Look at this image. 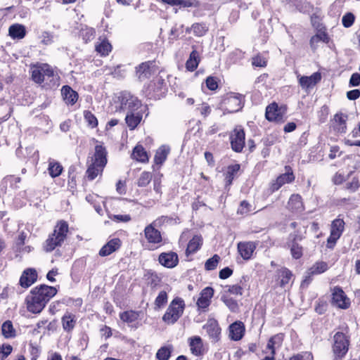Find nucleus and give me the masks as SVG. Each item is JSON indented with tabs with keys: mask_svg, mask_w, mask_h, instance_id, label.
<instances>
[{
	"mask_svg": "<svg viewBox=\"0 0 360 360\" xmlns=\"http://www.w3.org/2000/svg\"><path fill=\"white\" fill-rule=\"evenodd\" d=\"M56 293L55 287L41 285L34 288L25 298L27 311L32 314L40 313Z\"/></svg>",
	"mask_w": 360,
	"mask_h": 360,
	"instance_id": "f257e3e1",
	"label": "nucleus"
},
{
	"mask_svg": "<svg viewBox=\"0 0 360 360\" xmlns=\"http://www.w3.org/2000/svg\"><path fill=\"white\" fill-rule=\"evenodd\" d=\"M89 165L86 172L87 178L89 180H94L101 174L107 164V151L105 148L98 143L94 148V152L91 156H89Z\"/></svg>",
	"mask_w": 360,
	"mask_h": 360,
	"instance_id": "f03ea898",
	"label": "nucleus"
},
{
	"mask_svg": "<svg viewBox=\"0 0 360 360\" xmlns=\"http://www.w3.org/2000/svg\"><path fill=\"white\" fill-rule=\"evenodd\" d=\"M68 232V223L63 220L58 221L54 228L53 233L49 236L44 243V250L51 252L56 247L60 246L64 242Z\"/></svg>",
	"mask_w": 360,
	"mask_h": 360,
	"instance_id": "7ed1b4c3",
	"label": "nucleus"
},
{
	"mask_svg": "<svg viewBox=\"0 0 360 360\" xmlns=\"http://www.w3.org/2000/svg\"><path fill=\"white\" fill-rule=\"evenodd\" d=\"M185 307V302L182 298L175 297L169 304L162 316V321L167 324L175 323L183 315Z\"/></svg>",
	"mask_w": 360,
	"mask_h": 360,
	"instance_id": "20e7f679",
	"label": "nucleus"
},
{
	"mask_svg": "<svg viewBox=\"0 0 360 360\" xmlns=\"http://www.w3.org/2000/svg\"><path fill=\"white\" fill-rule=\"evenodd\" d=\"M31 73L32 80L39 84L45 81H52L56 77L52 68L46 63L32 65Z\"/></svg>",
	"mask_w": 360,
	"mask_h": 360,
	"instance_id": "39448f33",
	"label": "nucleus"
},
{
	"mask_svg": "<svg viewBox=\"0 0 360 360\" xmlns=\"http://www.w3.org/2000/svg\"><path fill=\"white\" fill-rule=\"evenodd\" d=\"M243 100L242 94L230 93L222 100L221 108L227 113L238 112L243 106Z\"/></svg>",
	"mask_w": 360,
	"mask_h": 360,
	"instance_id": "423d86ee",
	"label": "nucleus"
},
{
	"mask_svg": "<svg viewBox=\"0 0 360 360\" xmlns=\"http://www.w3.org/2000/svg\"><path fill=\"white\" fill-rule=\"evenodd\" d=\"M231 148L236 153H240L245 146V134L241 126H236L229 136Z\"/></svg>",
	"mask_w": 360,
	"mask_h": 360,
	"instance_id": "0eeeda50",
	"label": "nucleus"
},
{
	"mask_svg": "<svg viewBox=\"0 0 360 360\" xmlns=\"http://www.w3.org/2000/svg\"><path fill=\"white\" fill-rule=\"evenodd\" d=\"M283 340V335L281 333L271 337L269 340L265 348L262 350V353L265 356L261 360H274L275 351L281 346Z\"/></svg>",
	"mask_w": 360,
	"mask_h": 360,
	"instance_id": "6e6552de",
	"label": "nucleus"
},
{
	"mask_svg": "<svg viewBox=\"0 0 360 360\" xmlns=\"http://www.w3.org/2000/svg\"><path fill=\"white\" fill-rule=\"evenodd\" d=\"M345 229V221L342 219H336L333 221L330 229V234L327 240V248L333 249L340 238Z\"/></svg>",
	"mask_w": 360,
	"mask_h": 360,
	"instance_id": "1a4fd4ad",
	"label": "nucleus"
},
{
	"mask_svg": "<svg viewBox=\"0 0 360 360\" xmlns=\"http://www.w3.org/2000/svg\"><path fill=\"white\" fill-rule=\"evenodd\" d=\"M349 340L346 335L342 333H337L334 335V345L333 350L335 357L341 358L346 354L348 351Z\"/></svg>",
	"mask_w": 360,
	"mask_h": 360,
	"instance_id": "9d476101",
	"label": "nucleus"
},
{
	"mask_svg": "<svg viewBox=\"0 0 360 360\" xmlns=\"http://www.w3.org/2000/svg\"><path fill=\"white\" fill-rule=\"evenodd\" d=\"M118 99L120 103V108L123 110H129L131 112L137 110L141 105V103L139 99L128 92L121 93Z\"/></svg>",
	"mask_w": 360,
	"mask_h": 360,
	"instance_id": "9b49d317",
	"label": "nucleus"
},
{
	"mask_svg": "<svg viewBox=\"0 0 360 360\" xmlns=\"http://www.w3.org/2000/svg\"><path fill=\"white\" fill-rule=\"evenodd\" d=\"M331 302L333 305L343 309H348L350 306V300L340 287H335L332 290Z\"/></svg>",
	"mask_w": 360,
	"mask_h": 360,
	"instance_id": "f8f14e48",
	"label": "nucleus"
},
{
	"mask_svg": "<svg viewBox=\"0 0 360 360\" xmlns=\"http://www.w3.org/2000/svg\"><path fill=\"white\" fill-rule=\"evenodd\" d=\"M303 238L304 236L297 233H291L289 236L288 246L290 248V252L294 259H300L303 255V248L298 243Z\"/></svg>",
	"mask_w": 360,
	"mask_h": 360,
	"instance_id": "ddd939ff",
	"label": "nucleus"
},
{
	"mask_svg": "<svg viewBox=\"0 0 360 360\" xmlns=\"http://www.w3.org/2000/svg\"><path fill=\"white\" fill-rule=\"evenodd\" d=\"M157 223L155 221L144 229V236L149 243L159 244L162 240L161 233L155 229Z\"/></svg>",
	"mask_w": 360,
	"mask_h": 360,
	"instance_id": "4468645a",
	"label": "nucleus"
},
{
	"mask_svg": "<svg viewBox=\"0 0 360 360\" xmlns=\"http://www.w3.org/2000/svg\"><path fill=\"white\" fill-rule=\"evenodd\" d=\"M298 82L302 89L308 90L312 89L318 84L321 79V75L320 72H316L313 73L311 76H302L297 75Z\"/></svg>",
	"mask_w": 360,
	"mask_h": 360,
	"instance_id": "2eb2a0df",
	"label": "nucleus"
},
{
	"mask_svg": "<svg viewBox=\"0 0 360 360\" xmlns=\"http://www.w3.org/2000/svg\"><path fill=\"white\" fill-rule=\"evenodd\" d=\"M258 243L253 241L239 242L237 245L238 251L245 260L251 259Z\"/></svg>",
	"mask_w": 360,
	"mask_h": 360,
	"instance_id": "dca6fc26",
	"label": "nucleus"
},
{
	"mask_svg": "<svg viewBox=\"0 0 360 360\" xmlns=\"http://www.w3.org/2000/svg\"><path fill=\"white\" fill-rule=\"evenodd\" d=\"M214 295V290L211 287L205 288L200 293V297L196 304L198 310L205 311L211 303V299Z\"/></svg>",
	"mask_w": 360,
	"mask_h": 360,
	"instance_id": "f3484780",
	"label": "nucleus"
},
{
	"mask_svg": "<svg viewBox=\"0 0 360 360\" xmlns=\"http://www.w3.org/2000/svg\"><path fill=\"white\" fill-rule=\"evenodd\" d=\"M37 279V273L34 269L29 268L25 269L20 278V285L25 288L31 286Z\"/></svg>",
	"mask_w": 360,
	"mask_h": 360,
	"instance_id": "a211bd4d",
	"label": "nucleus"
},
{
	"mask_svg": "<svg viewBox=\"0 0 360 360\" xmlns=\"http://www.w3.org/2000/svg\"><path fill=\"white\" fill-rule=\"evenodd\" d=\"M159 262L167 268H173L179 262L178 255L174 252H162L159 256Z\"/></svg>",
	"mask_w": 360,
	"mask_h": 360,
	"instance_id": "6ab92c4d",
	"label": "nucleus"
},
{
	"mask_svg": "<svg viewBox=\"0 0 360 360\" xmlns=\"http://www.w3.org/2000/svg\"><path fill=\"white\" fill-rule=\"evenodd\" d=\"M141 313V311H136L133 310L125 311L120 314V318L122 321L127 323L131 327L137 328L139 326L137 320L139 319Z\"/></svg>",
	"mask_w": 360,
	"mask_h": 360,
	"instance_id": "aec40b11",
	"label": "nucleus"
},
{
	"mask_svg": "<svg viewBox=\"0 0 360 360\" xmlns=\"http://www.w3.org/2000/svg\"><path fill=\"white\" fill-rule=\"evenodd\" d=\"M121 243V240L117 238L111 239L101 248L99 255L101 257L110 255L120 248Z\"/></svg>",
	"mask_w": 360,
	"mask_h": 360,
	"instance_id": "412c9836",
	"label": "nucleus"
},
{
	"mask_svg": "<svg viewBox=\"0 0 360 360\" xmlns=\"http://www.w3.org/2000/svg\"><path fill=\"white\" fill-rule=\"evenodd\" d=\"M203 328L211 338L214 340H218L221 333V328L215 319H209L206 324L204 325Z\"/></svg>",
	"mask_w": 360,
	"mask_h": 360,
	"instance_id": "4be33fe9",
	"label": "nucleus"
},
{
	"mask_svg": "<svg viewBox=\"0 0 360 360\" xmlns=\"http://www.w3.org/2000/svg\"><path fill=\"white\" fill-rule=\"evenodd\" d=\"M153 62L142 63L136 67V75L141 81L148 78L153 73Z\"/></svg>",
	"mask_w": 360,
	"mask_h": 360,
	"instance_id": "5701e85b",
	"label": "nucleus"
},
{
	"mask_svg": "<svg viewBox=\"0 0 360 360\" xmlns=\"http://www.w3.org/2000/svg\"><path fill=\"white\" fill-rule=\"evenodd\" d=\"M245 332V327L242 322L236 321L229 326V338L235 341L240 340Z\"/></svg>",
	"mask_w": 360,
	"mask_h": 360,
	"instance_id": "b1692460",
	"label": "nucleus"
},
{
	"mask_svg": "<svg viewBox=\"0 0 360 360\" xmlns=\"http://www.w3.org/2000/svg\"><path fill=\"white\" fill-rule=\"evenodd\" d=\"M285 173L281 174L276 181V183L273 184V189L278 190L283 184L290 183L294 181L295 176L290 167H285Z\"/></svg>",
	"mask_w": 360,
	"mask_h": 360,
	"instance_id": "393cba45",
	"label": "nucleus"
},
{
	"mask_svg": "<svg viewBox=\"0 0 360 360\" xmlns=\"http://www.w3.org/2000/svg\"><path fill=\"white\" fill-rule=\"evenodd\" d=\"M63 99L66 103L73 105L78 99L77 93L69 86H64L61 89Z\"/></svg>",
	"mask_w": 360,
	"mask_h": 360,
	"instance_id": "a878e982",
	"label": "nucleus"
},
{
	"mask_svg": "<svg viewBox=\"0 0 360 360\" xmlns=\"http://www.w3.org/2000/svg\"><path fill=\"white\" fill-rule=\"evenodd\" d=\"M8 34L12 39H21L26 34L25 27L21 24H13L9 27Z\"/></svg>",
	"mask_w": 360,
	"mask_h": 360,
	"instance_id": "bb28decb",
	"label": "nucleus"
},
{
	"mask_svg": "<svg viewBox=\"0 0 360 360\" xmlns=\"http://www.w3.org/2000/svg\"><path fill=\"white\" fill-rule=\"evenodd\" d=\"M63 328L67 332H70L73 330L76 323L75 315L70 312H65L61 319Z\"/></svg>",
	"mask_w": 360,
	"mask_h": 360,
	"instance_id": "cd10ccee",
	"label": "nucleus"
},
{
	"mask_svg": "<svg viewBox=\"0 0 360 360\" xmlns=\"http://www.w3.org/2000/svg\"><path fill=\"white\" fill-rule=\"evenodd\" d=\"M347 115L342 113H337L334 117L335 129L339 133H345L347 129Z\"/></svg>",
	"mask_w": 360,
	"mask_h": 360,
	"instance_id": "c85d7f7f",
	"label": "nucleus"
},
{
	"mask_svg": "<svg viewBox=\"0 0 360 360\" xmlns=\"http://www.w3.org/2000/svg\"><path fill=\"white\" fill-rule=\"evenodd\" d=\"M131 158L141 162H148V155L146 150L141 145H137L133 149Z\"/></svg>",
	"mask_w": 360,
	"mask_h": 360,
	"instance_id": "c756f323",
	"label": "nucleus"
},
{
	"mask_svg": "<svg viewBox=\"0 0 360 360\" xmlns=\"http://www.w3.org/2000/svg\"><path fill=\"white\" fill-rule=\"evenodd\" d=\"M266 118L269 121H278L281 119L278 105L275 103L269 105L266 108Z\"/></svg>",
	"mask_w": 360,
	"mask_h": 360,
	"instance_id": "7c9ffc66",
	"label": "nucleus"
},
{
	"mask_svg": "<svg viewBox=\"0 0 360 360\" xmlns=\"http://www.w3.org/2000/svg\"><path fill=\"white\" fill-rule=\"evenodd\" d=\"M278 279H280V286L285 287L292 279L293 275L287 268L283 267L277 271Z\"/></svg>",
	"mask_w": 360,
	"mask_h": 360,
	"instance_id": "2f4dec72",
	"label": "nucleus"
},
{
	"mask_svg": "<svg viewBox=\"0 0 360 360\" xmlns=\"http://www.w3.org/2000/svg\"><path fill=\"white\" fill-rule=\"evenodd\" d=\"M160 1L170 6H181L183 7H198L199 4L196 0H160Z\"/></svg>",
	"mask_w": 360,
	"mask_h": 360,
	"instance_id": "473e14b6",
	"label": "nucleus"
},
{
	"mask_svg": "<svg viewBox=\"0 0 360 360\" xmlns=\"http://www.w3.org/2000/svg\"><path fill=\"white\" fill-rule=\"evenodd\" d=\"M142 115L140 113H133L132 111L127 113L125 117L126 123L128 127L132 130L134 129L140 123Z\"/></svg>",
	"mask_w": 360,
	"mask_h": 360,
	"instance_id": "72a5a7b5",
	"label": "nucleus"
},
{
	"mask_svg": "<svg viewBox=\"0 0 360 360\" xmlns=\"http://www.w3.org/2000/svg\"><path fill=\"white\" fill-rule=\"evenodd\" d=\"M199 62V53L196 50H193L186 63V68L188 70L193 72L198 68Z\"/></svg>",
	"mask_w": 360,
	"mask_h": 360,
	"instance_id": "f704fd0d",
	"label": "nucleus"
},
{
	"mask_svg": "<svg viewBox=\"0 0 360 360\" xmlns=\"http://www.w3.org/2000/svg\"><path fill=\"white\" fill-rule=\"evenodd\" d=\"M169 150L170 149L168 146H162L160 147L155 155L154 160L155 164L162 165L166 160Z\"/></svg>",
	"mask_w": 360,
	"mask_h": 360,
	"instance_id": "c9c22d12",
	"label": "nucleus"
},
{
	"mask_svg": "<svg viewBox=\"0 0 360 360\" xmlns=\"http://www.w3.org/2000/svg\"><path fill=\"white\" fill-rule=\"evenodd\" d=\"M13 111L11 105L7 101H1L0 104V123L6 121Z\"/></svg>",
	"mask_w": 360,
	"mask_h": 360,
	"instance_id": "e433bc0d",
	"label": "nucleus"
},
{
	"mask_svg": "<svg viewBox=\"0 0 360 360\" xmlns=\"http://www.w3.org/2000/svg\"><path fill=\"white\" fill-rule=\"evenodd\" d=\"M288 207L292 211H301L302 210V198L298 194H293L288 201Z\"/></svg>",
	"mask_w": 360,
	"mask_h": 360,
	"instance_id": "4c0bfd02",
	"label": "nucleus"
},
{
	"mask_svg": "<svg viewBox=\"0 0 360 360\" xmlns=\"http://www.w3.org/2000/svg\"><path fill=\"white\" fill-rule=\"evenodd\" d=\"M202 239L200 236H195L188 243L186 250V254L189 255L195 253L200 247Z\"/></svg>",
	"mask_w": 360,
	"mask_h": 360,
	"instance_id": "58836bf2",
	"label": "nucleus"
},
{
	"mask_svg": "<svg viewBox=\"0 0 360 360\" xmlns=\"http://www.w3.org/2000/svg\"><path fill=\"white\" fill-rule=\"evenodd\" d=\"M328 269V264L325 262H316L309 270V277L312 275H317L325 272Z\"/></svg>",
	"mask_w": 360,
	"mask_h": 360,
	"instance_id": "ea45409f",
	"label": "nucleus"
},
{
	"mask_svg": "<svg viewBox=\"0 0 360 360\" xmlns=\"http://www.w3.org/2000/svg\"><path fill=\"white\" fill-rule=\"evenodd\" d=\"M99 40L101 41L96 46V51L101 56H108L112 50L111 44L105 39H99Z\"/></svg>",
	"mask_w": 360,
	"mask_h": 360,
	"instance_id": "a19ab883",
	"label": "nucleus"
},
{
	"mask_svg": "<svg viewBox=\"0 0 360 360\" xmlns=\"http://www.w3.org/2000/svg\"><path fill=\"white\" fill-rule=\"evenodd\" d=\"M172 349L173 347L172 345L160 347L156 353V358L158 360H168L171 356Z\"/></svg>",
	"mask_w": 360,
	"mask_h": 360,
	"instance_id": "79ce46f5",
	"label": "nucleus"
},
{
	"mask_svg": "<svg viewBox=\"0 0 360 360\" xmlns=\"http://www.w3.org/2000/svg\"><path fill=\"white\" fill-rule=\"evenodd\" d=\"M49 173L52 177H56L58 176L62 171H63V167L60 165V164L58 162H56L55 160H49Z\"/></svg>",
	"mask_w": 360,
	"mask_h": 360,
	"instance_id": "37998d69",
	"label": "nucleus"
},
{
	"mask_svg": "<svg viewBox=\"0 0 360 360\" xmlns=\"http://www.w3.org/2000/svg\"><path fill=\"white\" fill-rule=\"evenodd\" d=\"M168 300L167 292L165 290H162L159 292L158 295L155 300V308L161 309L165 307Z\"/></svg>",
	"mask_w": 360,
	"mask_h": 360,
	"instance_id": "c03bdc74",
	"label": "nucleus"
},
{
	"mask_svg": "<svg viewBox=\"0 0 360 360\" xmlns=\"http://www.w3.org/2000/svg\"><path fill=\"white\" fill-rule=\"evenodd\" d=\"M240 169V165L238 164L231 165L228 167L226 174V182L227 185H230L233 180L235 175L238 173Z\"/></svg>",
	"mask_w": 360,
	"mask_h": 360,
	"instance_id": "a18cd8bd",
	"label": "nucleus"
},
{
	"mask_svg": "<svg viewBox=\"0 0 360 360\" xmlns=\"http://www.w3.org/2000/svg\"><path fill=\"white\" fill-rule=\"evenodd\" d=\"M191 350L193 354L200 355L202 347V340L200 337H195L190 342Z\"/></svg>",
	"mask_w": 360,
	"mask_h": 360,
	"instance_id": "49530a36",
	"label": "nucleus"
},
{
	"mask_svg": "<svg viewBox=\"0 0 360 360\" xmlns=\"http://www.w3.org/2000/svg\"><path fill=\"white\" fill-rule=\"evenodd\" d=\"M1 330L5 338H8L15 336V330L11 321H6L3 323Z\"/></svg>",
	"mask_w": 360,
	"mask_h": 360,
	"instance_id": "de8ad7c7",
	"label": "nucleus"
},
{
	"mask_svg": "<svg viewBox=\"0 0 360 360\" xmlns=\"http://www.w3.org/2000/svg\"><path fill=\"white\" fill-rule=\"evenodd\" d=\"M267 57L259 53L252 57V65L255 67L264 68L267 65Z\"/></svg>",
	"mask_w": 360,
	"mask_h": 360,
	"instance_id": "09e8293b",
	"label": "nucleus"
},
{
	"mask_svg": "<svg viewBox=\"0 0 360 360\" xmlns=\"http://www.w3.org/2000/svg\"><path fill=\"white\" fill-rule=\"evenodd\" d=\"M220 261V257L218 255H214L212 257L208 259L205 264V268L207 271H212L217 268Z\"/></svg>",
	"mask_w": 360,
	"mask_h": 360,
	"instance_id": "8fccbe9b",
	"label": "nucleus"
},
{
	"mask_svg": "<svg viewBox=\"0 0 360 360\" xmlns=\"http://www.w3.org/2000/svg\"><path fill=\"white\" fill-rule=\"evenodd\" d=\"M152 179V174L149 172H143L139 179H138V186L140 187L146 186Z\"/></svg>",
	"mask_w": 360,
	"mask_h": 360,
	"instance_id": "3c124183",
	"label": "nucleus"
},
{
	"mask_svg": "<svg viewBox=\"0 0 360 360\" xmlns=\"http://www.w3.org/2000/svg\"><path fill=\"white\" fill-rule=\"evenodd\" d=\"M221 300L224 303L229 307V309L233 312H236L238 310V304L237 302L233 300L232 297H229L227 296H223L221 297Z\"/></svg>",
	"mask_w": 360,
	"mask_h": 360,
	"instance_id": "603ef678",
	"label": "nucleus"
},
{
	"mask_svg": "<svg viewBox=\"0 0 360 360\" xmlns=\"http://www.w3.org/2000/svg\"><path fill=\"white\" fill-rule=\"evenodd\" d=\"M84 116L85 120L91 127L94 128L98 125V120L96 117L90 111H84Z\"/></svg>",
	"mask_w": 360,
	"mask_h": 360,
	"instance_id": "864d4df0",
	"label": "nucleus"
},
{
	"mask_svg": "<svg viewBox=\"0 0 360 360\" xmlns=\"http://www.w3.org/2000/svg\"><path fill=\"white\" fill-rule=\"evenodd\" d=\"M252 205L245 200L240 202L239 207L238 208L237 213L240 214H247L252 211Z\"/></svg>",
	"mask_w": 360,
	"mask_h": 360,
	"instance_id": "5fc2aeb1",
	"label": "nucleus"
},
{
	"mask_svg": "<svg viewBox=\"0 0 360 360\" xmlns=\"http://www.w3.org/2000/svg\"><path fill=\"white\" fill-rule=\"evenodd\" d=\"M191 29L194 34L198 37L204 35L207 32L205 26L198 23L193 24Z\"/></svg>",
	"mask_w": 360,
	"mask_h": 360,
	"instance_id": "6e6d98bb",
	"label": "nucleus"
},
{
	"mask_svg": "<svg viewBox=\"0 0 360 360\" xmlns=\"http://www.w3.org/2000/svg\"><path fill=\"white\" fill-rule=\"evenodd\" d=\"M354 22V15L352 13H347L343 15L342 22L345 27H351Z\"/></svg>",
	"mask_w": 360,
	"mask_h": 360,
	"instance_id": "4d7b16f0",
	"label": "nucleus"
},
{
	"mask_svg": "<svg viewBox=\"0 0 360 360\" xmlns=\"http://www.w3.org/2000/svg\"><path fill=\"white\" fill-rule=\"evenodd\" d=\"M84 39L87 42L94 39L95 30L93 28H86L82 32Z\"/></svg>",
	"mask_w": 360,
	"mask_h": 360,
	"instance_id": "13d9d810",
	"label": "nucleus"
},
{
	"mask_svg": "<svg viewBox=\"0 0 360 360\" xmlns=\"http://www.w3.org/2000/svg\"><path fill=\"white\" fill-rule=\"evenodd\" d=\"M226 288H228V292L236 295H242L243 288L239 285H227Z\"/></svg>",
	"mask_w": 360,
	"mask_h": 360,
	"instance_id": "bf43d9fd",
	"label": "nucleus"
},
{
	"mask_svg": "<svg viewBox=\"0 0 360 360\" xmlns=\"http://www.w3.org/2000/svg\"><path fill=\"white\" fill-rule=\"evenodd\" d=\"M206 86L210 90L214 91L217 89L218 84L216 78L213 77H208L206 79Z\"/></svg>",
	"mask_w": 360,
	"mask_h": 360,
	"instance_id": "052dcab7",
	"label": "nucleus"
},
{
	"mask_svg": "<svg viewBox=\"0 0 360 360\" xmlns=\"http://www.w3.org/2000/svg\"><path fill=\"white\" fill-rule=\"evenodd\" d=\"M12 347L9 345L0 347V357L3 359L7 357L12 352Z\"/></svg>",
	"mask_w": 360,
	"mask_h": 360,
	"instance_id": "680f3d73",
	"label": "nucleus"
},
{
	"mask_svg": "<svg viewBox=\"0 0 360 360\" xmlns=\"http://www.w3.org/2000/svg\"><path fill=\"white\" fill-rule=\"evenodd\" d=\"M41 38V43H43L44 44H46V45L51 44L53 41V36L49 32H42Z\"/></svg>",
	"mask_w": 360,
	"mask_h": 360,
	"instance_id": "e2e57ef3",
	"label": "nucleus"
},
{
	"mask_svg": "<svg viewBox=\"0 0 360 360\" xmlns=\"http://www.w3.org/2000/svg\"><path fill=\"white\" fill-rule=\"evenodd\" d=\"M233 274V270L229 267L222 269L219 274V276L221 279H226L230 277Z\"/></svg>",
	"mask_w": 360,
	"mask_h": 360,
	"instance_id": "0e129e2a",
	"label": "nucleus"
},
{
	"mask_svg": "<svg viewBox=\"0 0 360 360\" xmlns=\"http://www.w3.org/2000/svg\"><path fill=\"white\" fill-rule=\"evenodd\" d=\"M290 360H313V356L310 353H304L302 354H297L290 359Z\"/></svg>",
	"mask_w": 360,
	"mask_h": 360,
	"instance_id": "69168bd1",
	"label": "nucleus"
},
{
	"mask_svg": "<svg viewBox=\"0 0 360 360\" xmlns=\"http://www.w3.org/2000/svg\"><path fill=\"white\" fill-rule=\"evenodd\" d=\"M349 84L352 86H357L360 85V74H352L349 79Z\"/></svg>",
	"mask_w": 360,
	"mask_h": 360,
	"instance_id": "338daca9",
	"label": "nucleus"
},
{
	"mask_svg": "<svg viewBox=\"0 0 360 360\" xmlns=\"http://www.w3.org/2000/svg\"><path fill=\"white\" fill-rule=\"evenodd\" d=\"M198 109L200 110V114L205 117L207 116L211 112V108L207 103H202L201 106Z\"/></svg>",
	"mask_w": 360,
	"mask_h": 360,
	"instance_id": "774afa93",
	"label": "nucleus"
}]
</instances>
